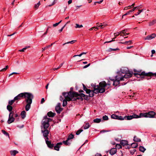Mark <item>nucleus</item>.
<instances>
[{"mask_svg":"<svg viewBox=\"0 0 156 156\" xmlns=\"http://www.w3.org/2000/svg\"><path fill=\"white\" fill-rule=\"evenodd\" d=\"M156 23V20H154L150 22L149 24V26H151Z\"/></svg>","mask_w":156,"mask_h":156,"instance_id":"nucleus-37","label":"nucleus"},{"mask_svg":"<svg viewBox=\"0 0 156 156\" xmlns=\"http://www.w3.org/2000/svg\"><path fill=\"white\" fill-rule=\"evenodd\" d=\"M48 31V29H47L46 32L44 33V35H45L47 34Z\"/></svg>","mask_w":156,"mask_h":156,"instance_id":"nucleus-64","label":"nucleus"},{"mask_svg":"<svg viewBox=\"0 0 156 156\" xmlns=\"http://www.w3.org/2000/svg\"><path fill=\"white\" fill-rule=\"evenodd\" d=\"M26 113V112L24 111H23L21 112V116L22 117V118L23 119H24L25 117Z\"/></svg>","mask_w":156,"mask_h":156,"instance_id":"nucleus-30","label":"nucleus"},{"mask_svg":"<svg viewBox=\"0 0 156 156\" xmlns=\"http://www.w3.org/2000/svg\"><path fill=\"white\" fill-rule=\"evenodd\" d=\"M103 119L104 120H107L108 119V116L105 115L103 117Z\"/></svg>","mask_w":156,"mask_h":156,"instance_id":"nucleus-51","label":"nucleus"},{"mask_svg":"<svg viewBox=\"0 0 156 156\" xmlns=\"http://www.w3.org/2000/svg\"><path fill=\"white\" fill-rule=\"evenodd\" d=\"M83 90L85 91H86V93L87 94H89V93L90 92L91 90L90 89H88L83 84Z\"/></svg>","mask_w":156,"mask_h":156,"instance_id":"nucleus-32","label":"nucleus"},{"mask_svg":"<svg viewBox=\"0 0 156 156\" xmlns=\"http://www.w3.org/2000/svg\"><path fill=\"white\" fill-rule=\"evenodd\" d=\"M7 109L9 112H12V107L11 105H8L7 106Z\"/></svg>","mask_w":156,"mask_h":156,"instance_id":"nucleus-33","label":"nucleus"},{"mask_svg":"<svg viewBox=\"0 0 156 156\" xmlns=\"http://www.w3.org/2000/svg\"><path fill=\"white\" fill-rule=\"evenodd\" d=\"M150 74V73H146L144 72H142L140 74L138 73H134V76L137 77H138V76H149Z\"/></svg>","mask_w":156,"mask_h":156,"instance_id":"nucleus-14","label":"nucleus"},{"mask_svg":"<svg viewBox=\"0 0 156 156\" xmlns=\"http://www.w3.org/2000/svg\"><path fill=\"white\" fill-rule=\"evenodd\" d=\"M18 74V73H16V72H13V73H11V74H10L9 75V76H11V75H13V74Z\"/></svg>","mask_w":156,"mask_h":156,"instance_id":"nucleus-57","label":"nucleus"},{"mask_svg":"<svg viewBox=\"0 0 156 156\" xmlns=\"http://www.w3.org/2000/svg\"><path fill=\"white\" fill-rule=\"evenodd\" d=\"M98 30L100 29H102L104 28L105 27L106 25L102 23H98Z\"/></svg>","mask_w":156,"mask_h":156,"instance_id":"nucleus-24","label":"nucleus"},{"mask_svg":"<svg viewBox=\"0 0 156 156\" xmlns=\"http://www.w3.org/2000/svg\"><path fill=\"white\" fill-rule=\"evenodd\" d=\"M55 115V114L54 113L52 112H49L47 113V115L49 117H53Z\"/></svg>","mask_w":156,"mask_h":156,"instance_id":"nucleus-26","label":"nucleus"},{"mask_svg":"<svg viewBox=\"0 0 156 156\" xmlns=\"http://www.w3.org/2000/svg\"><path fill=\"white\" fill-rule=\"evenodd\" d=\"M156 36V34H152L151 35L147 36L145 39V40H150L154 38Z\"/></svg>","mask_w":156,"mask_h":156,"instance_id":"nucleus-16","label":"nucleus"},{"mask_svg":"<svg viewBox=\"0 0 156 156\" xmlns=\"http://www.w3.org/2000/svg\"><path fill=\"white\" fill-rule=\"evenodd\" d=\"M147 118H154L155 115V113L153 111H150L147 112Z\"/></svg>","mask_w":156,"mask_h":156,"instance_id":"nucleus-13","label":"nucleus"},{"mask_svg":"<svg viewBox=\"0 0 156 156\" xmlns=\"http://www.w3.org/2000/svg\"><path fill=\"white\" fill-rule=\"evenodd\" d=\"M90 63L88 64H87V65L84 66H83V68L84 69V68H86L88 67H89L90 66Z\"/></svg>","mask_w":156,"mask_h":156,"instance_id":"nucleus-53","label":"nucleus"},{"mask_svg":"<svg viewBox=\"0 0 156 156\" xmlns=\"http://www.w3.org/2000/svg\"><path fill=\"white\" fill-rule=\"evenodd\" d=\"M139 151L143 152H144L146 149L143 146H140L139 147Z\"/></svg>","mask_w":156,"mask_h":156,"instance_id":"nucleus-28","label":"nucleus"},{"mask_svg":"<svg viewBox=\"0 0 156 156\" xmlns=\"http://www.w3.org/2000/svg\"><path fill=\"white\" fill-rule=\"evenodd\" d=\"M76 41V40H73L70 41L66 43H64L63 44V45H64L66 44L70 43L71 44H73Z\"/></svg>","mask_w":156,"mask_h":156,"instance_id":"nucleus-39","label":"nucleus"},{"mask_svg":"<svg viewBox=\"0 0 156 156\" xmlns=\"http://www.w3.org/2000/svg\"><path fill=\"white\" fill-rule=\"evenodd\" d=\"M82 55V54H81V53L79 55H74L73 56V57H76V56H79V57H80Z\"/></svg>","mask_w":156,"mask_h":156,"instance_id":"nucleus-55","label":"nucleus"},{"mask_svg":"<svg viewBox=\"0 0 156 156\" xmlns=\"http://www.w3.org/2000/svg\"><path fill=\"white\" fill-rule=\"evenodd\" d=\"M123 77L120 76V75L116 76H115V80L113 82V85L117 86L119 84V81L123 80Z\"/></svg>","mask_w":156,"mask_h":156,"instance_id":"nucleus-7","label":"nucleus"},{"mask_svg":"<svg viewBox=\"0 0 156 156\" xmlns=\"http://www.w3.org/2000/svg\"><path fill=\"white\" fill-rule=\"evenodd\" d=\"M61 104L58 103L57 105L55 107V111L58 114H59L61 113V112L63 108H61Z\"/></svg>","mask_w":156,"mask_h":156,"instance_id":"nucleus-10","label":"nucleus"},{"mask_svg":"<svg viewBox=\"0 0 156 156\" xmlns=\"http://www.w3.org/2000/svg\"><path fill=\"white\" fill-rule=\"evenodd\" d=\"M75 28H80L82 27H83V26L82 25H79L78 24H76L75 25Z\"/></svg>","mask_w":156,"mask_h":156,"instance_id":"nucleus-45","label":"nucleus"},{"mask_svg":"<svg viewBox=\"0 0 156 156\" xmlns=\"http://www.w3.org/2000/svg\"><path fill=\"white\" fill-rule=\"evenodd\" d=\"M155 53V51L154 50H151V53L152 54H153Z\"/></svg>","mask_w":156,"mask_h":156,"instance_id":"nucleus-61","label":"nucleus"},{"mask_svg":"<svg viewBox=\"0 0 156 156\" xmlns=\"http://www.w3.org/2000/svg\"><path fill=\"white\" fill-rule=\"evenodd\" d=\"M83 130L82 129H80L78 130L76 132V134L77 135H79L81 132H82Z\"/></svg>","mask_w":156,"mask_h":156,"instance_id":"nucleus-48","label":"nucleus"},{"mask_svg":"<svg viewBox=\"0 0 156 156\" xmlns=\"http://www.w3.org/2000/svg\"><path fill=\"white\" fill-rule=\"evenodd\" d=\"M119 50L118 48H116L115 49H113L112 48H110L109 49V51H115L117 50Z\"/></svg>","mask_w":156,"mask_h":156,"instance_id":"nucleus-46","label":"nucleus"},{"mask_svg":"<svg viewBox=\"0 0 156 156\" xmlns=\"http://www.w3.org/2000/svg\"><path fill=\"white\" fill-rule=\"evenodd\" d=\"M69 140H68V139H67L66 141H63L62 142V143H63L65 145H69L70 144V143L69 142Z\"/></svg>","mask_w":156,"mask_h":156,"instance_id":"nucleus-34","label":"nucleus"},{"mask_svg":"<svg viewBox=\"0 0 156 156\" xmlns=\"http://www.w3.org/2000/svg\"><path fill=\"white\" fill-rule=\"evenodd\" d=\"M46 144L48 145V147L51 148H52L54 147V144H51V142L49 141H46Z\"/></svg>","mask_w":156,"mask_h":156,"instance_id":"nucleus-22","label":"nucleus"},{"mask_svg":"<svg viewBox=\"0 0 156 156\" xmlns=\"http://www.w3.org/2000/svg\"><path fill=\"white\" fill-rule=\"evenodd\" d=\"M67 101H68L67 99H64L63 100L62 103V106L63 107H65L67 105Z\"/></svg>","mask_w":156,"mask_h":156,"instance_id":"nucleus-31","label":"nucleus"},{"mask_svg":"<svg viewBox=\"0 0 156 156\" xmlns=\"http://www.w3.org/2000/svg\"><path fill=\"white\" fill-rule=\"evenodd\" d=\"M124 31L125 30H122L119 32L118 33V34L117 35H115V34H116V33H114V35H115V37L113 38V39H112V40L111 41H107V42H105V43H110V42H111L112 41H114V39H115L116 38V37L118 36L120 34H121L122 33V34H124Z\"/></svg>","mask_w":156,"mask_h":156,"instance_id":"nucleus-15","label":"nucleus"},{"mask_svg":"<svg viewBox=\"0 0 156 156\" xmlns=\"http://www.w3.org/2000/svg\"><path fill=\"white\" fill-rule=\"evenodd\" d=\"M150 74L149 75V76H156V73H150Z\"/></svg>","mask_w":156,"mask_h":156,"instance_id":"nucleus-52","label":"nucleus"},{"mask_svg":"<svg viewBox=\"0 0 156 156\" xmlns=\"http://www.w3.org/2000/svg\"><path fill=\"white\" fill-rule=\"evenodd\" d=\"M62 144V142H59L54 147L55 150L58 151L59 149V147H60V146Z\"/></svg>","mask_w":156,"mask_h":156,"instance_id":"nucleus-21","label":"nucleus"},{"mask_svg":"<svg viewBox=\"0 0 156 156\" xmlns=\"http://www.w3.org/2000/svg\"><path fill=\"white\" fill-rule=\"evenodd\" d=\"M147 112L145 113H141L139 115H137V118H142V117H145L147 118Z\"/></svg>","mask_w":156,"mask_h":156,"instance_id":"nucleus-19","label":"nucleus"},{"mask_svg":"<svg viewBox=\"0 0 156 156\" xmlns=\"http://www.w3.org/2000/svg\"><path fill=\"white\" fill-rule=\"evenodd\" d=\"M58 24H59V23H57L55 24H53V27H55L57 26Z\"/></svg>","mask_w":156,"mask_h":156,"instance_id":"nucleus-56","label":"nucleus"},{"mask_svg":"<svg viewBox=\"0 0 156 156\" xmlns=\"http://www.w3.org/2000/svg\"><path fill=\"white\" fill-rule=\"evenodd\" d=\"M111 117L112 119H118L120 120H122L125 119V117H123L121 116H118L114 114L112 115H111Z\"/></svg>","mask_w":156,"mask_h":156,"instance_id":"nucleus-9","label":"nucleus"},{"mask_svg":"<svg viewBox=\"0 0 156 156\" xmlns=\"http://www.w3.org/2000/svg\"><path fill=\"white\" fill-rule=\"evenodd\" d=\"M138 12H137V13H136V14H135V16H137L139 14H140L141 12L142 11H143V10H144V9H142V10H140L139 9H138Z\"/></svg>","mask_w":156,"mask_h":156,"instance_id":"nucleus-47","label":"nucleus"},{"mask_svg":"<svg viewBox=\"0 0 156 156\" xmlns=\"http://www.w3.org/2000/svg\"><path fill=\"white\" fill-rule=\"evenodd\" d=\"M25 50V48H23L22 49L20 50L19 51H20V52H23V51H24Z\"/></svg>","mask_w":156,"mask_h":156,"instance_id":"nucleus-63","label":"nucleus"},{"mask_svg":"<svg viewBox=\"0 0 156 156\" xmlns=\"http://www.w3.org/2000/svg\"><path fill=\"white\" fill-rule=\"evenodd\" d=\"M44 98H42L41 101V103L42 104L44 102Z\"/></svg>","mask_w":156,"mask_h":156,"instance_id":"nucleus-54","label":"nucleus"},{"mask_svg":"<svg viewBox=\"0 0 156 156\" xmlns=\"http://www.w3.org/2000/svg\"><path fill=\"white\" fill-rule=\"evenodd\" d=\"M93 122H94L97 123H98V118H96V119H94L93 120Z\"/></svg>","mask_w":156,"mask_h":156,"instance_id":"nucleus-58","label":"nucleus"},{"mask_svg":"<svg viewBox=\"0 0 156 156\" xmlns=\"http://www.w3.org/2000/svg\"><path fill=\"white\" fill-rule=\"evenodd\" d=\"M8 67L9 66H6L5 68L0 70V71H5L8 69Z\"/></svg>","mask_w":156,"mask_h":156,"instance_id":"nucleus-49","label":"nucleus"},{"mask_svg":"<svg viewBox=\"0 0 156 156\" xmlns=\"http://www.w3.org/2000/svg\"><path fill=\"white\" fill-rule=\"evenodd\" d=\"M23 98L25 99V101L27 103L25 107V110L28 111L30 108L34 96L33 94L30 93L24 92Z\"/></svg>","mask_w":156,"mask_h":156,"instance_id":"nucleus-2","label":"nucleus"},{"mask_svg":"<svg viewBox=\"0 0 156 156\" xmlns=\"http://www.w3.org/2000/svg\"><path fill=\"white\" fill-rule=\"evenodd\" d=\"M133 140L136 142H140L141 141V140L136 136H134L133 138Z\"/></svg>","mask_w":156,"mask_h":156,"instance_id":"nucleus-27","label":"nucleus"},{"mask_svg":"<svg viewBox=\"0 0 156 156\" xmlns=\"http://www.w3.org/2000/svg\"><path fill=\"white\" fill-rule=\"evenodd\" d=\"M107 131H105V130H102L101 131H100V133H105V132H107Z\"/></svg>","mask_w":156,"mask_h":156,"instance_id":"nucleus-62","label":"nucleus"},{"mask_svg":"<svg viewBox=\"0 0 156 156\" xmlns=\"http://www.w3.org/2000/svg\"><path fill=\"white\" fill-rule=\"evenodd\" d=\"M111 85V83L109 81L107 83L105 81L101 82L99 83V86L98 85V93H103L105 91V87L107 85Z\"/></svg>","mask_w":156,"mask_h":156,"instance_id":"nucleus-4","label":"nucleus"},{"mask_svg":"<svg viewBox=\"0 0 156 156\" xmlns=\"http://www.w3.org/2000/svg\"><path fill=\"white\" fill-rule=\"evenodd\" d=\"M72 0H69L68 2V4L69 5V4H70L71 3H72Z\"/></svg>","mask_w":156,"mask_h":156,"instance_id":"nucleus-59","label":"nucleus"},{"mask_svg":"<svg viewBox=\"0 0 156 156\" xmlns=\"http://www.w3.org/2000/svg\"><path fill=\"white\" fill-rule=\"evenodd\" d=\"M40 5V2H39L37 4H35L34 5V8L36 9H38V7Z\"/></svg>","mask_w":156,"mask_h":156,"instance_id":"nucleus-43","label":"nucleus"},{"mask_svg":"<svg viewBox=\"0 0 156 156\" xmlns=\"http://www.w3.org/2000/svg\"><path fill=\"white\" fill-rule=\"evenodd\" d=\"M54 44V43H52V44H51V45H48V46H46V47H44V48H42V51H44L45 49H48V48H49L50 47H51L53 44Z\"/></svg>","mask_w":156,"mask_h":156,"instance_id":"nucleus-35","label":"nucleus"},{"mask_svg":"<svg viewBox=\"0 0 156 156\" xmlns=\"http://www.w3.org/2000/svg\"><path fill=\"white\" fill-rule=\"evenodd\" d=\"M138 145V144L136 143H132L131 144V147L133 148H136Z\"/></svg>","mask_w":156,"mask_h":156,"instance_id":"nucleus-36","label":"nucleus"},{"mask_svg":"<svg viewBox=\"0 0 156 156\" xmlns=\"http://www.w3.org/2000/svg\"><path fill=\"white\" fill-rule=\"evenodd\" d=\"M137 115L134 114L132 115L126 116H125V119L129 120L132 119L133 118H137Z\"/></svg>","mask_w":156,"mask_h":156,"instance_id":"nucleus-12","label":"nucleus"},{"mask_svg":"<svg viewBox=\"0 0 156 156\" xmlns=\"http://www.w3.org/2000/svg\"><path fill=\"white\" fill-rule=\"evenodd\" d=\"M24 93H21L14 98V100L18 101L23 98Z\"/></svg>","mask_w":156,"mask_h":156,"instance_id":"nucleus-11","label":"nucleus"},{"mask_svg":"<svg viewBox=\"0 0 156 156\" xmlns=\"http://www.w3.org/2000/svg\"><path fill=\"white\" fill-rule=\"evenodd\" d=\"M117 152L116 149L115 148H112L110 151L109 153L111 155H112L115 154Z\"/></svg>","mask_w":156,"mask_h":156,"instance_id":"nucleus-20","label":"nucleus"},{"mask_svg":"<svg viewBox=\"0 0 156 156\" xmlns=\"http://www.w3.org/2000/svg\"><path fill=\"white\" fill-rule=\"evenodd\" d=\"M15 101H16L15 100H14V98L13 100L9 101L8 102L9 104V105H12Z\"/></svg>","mask_w":156,"mask_h":156,"instance_id":"nucleus-42","label":"nucleus"},{"mask_svg":"<svg viewBox=\"0 0 156 156\" xmlns=\"http://www.w3.org/2000/svg\"><path fill=\"white\" fill-rule=\"evenodd\" d=\"M62 95L64 97L65 99H67L68 101H76L74 96H78V94L76 92L69 91V92H63Z\"/></svg>","mask_w":156,"mask_h":156,"instance_id":"nucleus-3","label":"nucleus"},{"mask_svg":"<svg viewBox=\"0 0 156 156\" xmlns=\"http://www.w3.org/2000/svg\"><path fill=\"white\" fill-rule=\"evenodd\" d=\"M78 94V96H74L76 98H75L76 99V100L77 99H81L82 100H83V97H84L85 96V95L83 93H81L80 94Z\"/></svg>","mask_w":156,"mask_h":156,"instance_id":"nucleus-18","label":"nucleus"},{"mask_svg":"<svg viewBox=\"0 0 156 156\" xmlns=\"http://www.w3.org/2000/svg\"><path fill=\"white\" fill-rule=\"evenodd\" d=\"M91 85L93 88V90H91L89 93V95L90 97H92L94 96V93H98V85H96V83L95 84L92 83Z\"/></svg>","mask_w":156,"mask_h":156,"instance_id":"nucleus-6","label":"nucleus"},{"mask_svg":"<svg viewBox=\"0 0 156 156\" xmlns=\"http://www.w3.org/2000/svg\"><path fill=\"white\" fill-rule=\"evenodd\" d=\"M136 9H139V8H138V7H134L133 9L129 10V11L126 14H124L123 15V16H122V18H123V16H125L128 14H129L130 12H132L133 11H134Z\"/></svg>","mask_w":156,"mask_h":156,"instance_id":"nucleus-17","label":"nucleus"},{"mask_svg":"<svg viewBox=\"0 0 156 156\" xmlns=\"http://www.w3.org/2000/svg\"><path fill=\"white\" fill-rule=\"evenodd\" d=\"M127 68H123L121 69V72L122 73L125 74L124 75H120V76L123 77L124 78H127L131 77L133 74V72H129Z\"/></svg>","mask_w":156,"mask_h":156,"instance_id":"nucleus-5","label":"nucleus"},{"mask_svg":"<svg viewBox=\"0 0 156 156\" xmlns=\"http://www.w3.org/2000/svg\"><path fill=\"white\" fill-rule=\"evenodd\" d=\"M64 29V27H62L60 30H59L58 31L59 32H62L63 30V29Z\"/></svg>","mask_w":156,"mask_h":156,"instance_id":"nucleus-60","label":"nucleus"},{"mask_svg":"<svg viewBox=\"0 0 156 156\" xmlns=\"http://www.w3.org/2000/svg\"><path fill=\"white\" fill-rule=\"evenodd\" d=\"M13 114L14 112H10L9 114V117L7 121L9 124L12 123L14 121L15 119L13 117Z\"/></svg>","mask_w":156,"mask_h":156,"instance_id":"nucleus-8","label":"nucleus"},{"mask_svg":"<svg viewBox=\"0 0 156 156\" xmlns=\"http://www.w3.org/2000/svg\"><path fill=\"white\" fill-rule=\"evenodd\" d=\"M51 121V119L48 118L47 116H45L44 117L41 122V132L44 138L48 136L49 131L47 129V128L50 125L49 122Z\"/></svg>","mask_w":156,"mask_h":156,"instance_id":"nucleus-1","label":"nucleus"},{"mask_svg":"<svg viewBox=\"0 0 156 156\" xmlns=\"http://www.w3.org/2000/svg\"><path fill=\"white\" fill-rule=\"evenodd\" d=\"M64 62H62V63H61L59 65V66H58V67L57 68H55L53 69V70H57V69H59L62 66V65H63V64H64Z\"/></svg>","mask_w":156,"mask_h":156,"instance_id":"nucleus-44","label":"nucleus"},{"mask_svg":"<svg viewBox=\"0 0 156 156\" xmlns=\"http://www.w3.org/2000/svg\"><path fill=\"white\" fill-rule=\"evenodd\" d=\"M90 126V125L89 124V123L88 122H87L85 124V125L83 126V129H88Z\"/></svg>","mask_w":156,"mask_h":156,"instance_id":"nucleus-29","label":"nucleus"},{"mask_svg":"<svg viewBox=\"0 0 156 156\" xmlns=\"http://www.w3.org/2000/svg\"><path fill=\"white\" fill-rule=\"evenodd\" d=\"M120 144L121 145L124 146L128 145V142L126 140H122L121 141Z\"/></svg>","mask_w":156,"mask_h":156,"instance_id":"nucleus-23","label":"nucleus"},{"mask_svg":"<svg viewBox=\"0 0 156 156\" xmlns=\"http://www.w3.org/2000/svg\"><path fill=\"white\" fill-rule=\"evenodd\" d=\"M10 153L12 156H15L16 154L18 153V151L16 150L11 151Z\"/></svg>","mask_w":156,"mask_h":156,"instance_id":"nucleus-25","label":"nucleus"},{"mask_svg":"<svg viewBox=\"0 0 156 156\" xmlns=\"http://www.w3.org/2000/svg\"><path fill=\"white\" fill-rule=\"evenodd\" d=\"M74 138V135L72 134H70L68 136L67 139L68 140H69Z\"/></svg>","mask_w":156,"mask_h":156,"instance_id":"nucleus-38","label":"nucleus"},{"mask_svg":"<svg viewBox=\"0 0 156 156\" xmlns=\"http://www.w3.org/2000/svg\"><path fill=\"white\" fill-rule=\"evenodd\" d=\"M116 148H117L118 149H120L122 148V146L121 145L119 144H117L115 146Z\"/></svg>","mask_w":156,"mask_h":156,"instance_id":"nucleus-50","label":"nucleus"},{"mask_svg":"<svg viewBox=\"0 0 156 156\" xmlns=\"http://www.w3.org/2000/svg\"><path fill=\"white\" fill-rule=\"evenodd\" d=\"M132 43V41H126L123 43H122V44H129Z\"/></svg>","mask_w":156,"mask_h":156,"instance_id":"nucleus-41","label":"nucleus"},{"mask_svg":"<svg viewBox=\"0 0 156 156\" xmlns=\"http://www.w3.org/2000/svg\"><path fill=\"white\" fill-rule=\"evenodd\" d=\"M2 131L5 135L6 136H8L9 137V134L5 130H2Z\"/></svg>","mask_w":156,"mask_h":156,"instance_id":"nucleus-40","label":"nucleus"}]
</instances>
